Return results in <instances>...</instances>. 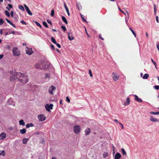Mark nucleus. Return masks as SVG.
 <instances>
[{"instance_id":"obj_56","label":"nucleus","mask_w":159,"mask_h":159,"mask_svg":"<svg viewBox=\"0 0 159 159\" xmlns=\"http://www.w3.org/2000/svg\"><path fill=\"white\" fill-rule=\"evenodd\" d=\"M11 15L12 17L13 16V12L12 11L11 12Z\"/></svg>"},{"instance_id":"obj_18","label":"nucleus","mask_w":159,"mask_h":159,"mask_svg":"<svg viewBox=\"0 0 159 159\" xmlns=\"http://www.w3.org/2000/svg\"><path fill=\"white\" fill-rule=\"evenodd\" d=\"M20 133L22 134H25L26 132V129L25 128H23L22 129H20Z\"/></svg>"},{"instance_id":"obj_26","label":"nucleus","mask_w":159,"mask_h":159,"mask_svg":"<svg viewBox=\"0 0 159 159\" xmlns=\"http://www.w3.org/2000/svg\"><path fill=\"white\" fill-rule=\"evenodd\" d=\"M19 8L22 11H24L25 9L24 7L21 5H19L18 6Z\"/></svg>"},{"instance_id":"obj_11","label":"nucleus","mask_w":159,"mask_h":159,"mask_svg":"<svg viewBox=\"0 0 159 159\" xmlns=\"http://www.w3.org/2000/svg\"><path fill=\"white\" fill-rule=\"evenodd\" d=\"M150 120L152 122H158L159 120L158 119L155 118L152 116H150Z\"/></svg>"},{"instance_id":"obj_35","label":"nucleus","mask_w":159,"mask_h":159,"mask_svg":"<svg viewBox=\"0 0 159 159\" xmlns=\"http://www.w3.org/2000/svg\"><path fill=\"white\" fill-rule=\"evenodd\" d=\"M43 25L46 28H48V25L47 23L45 21H43Z\"/></svg>"},{"instance_id":"obj_24","label":"nucleus","mask_w":159,"mask_h":159,"mask_svg":"<svg viewBox=\"0 0 159 159\" xmlns=\"http://www.w3.org/2000/svg\"><path fill=\"white\" fill-rule=\"evenodd\" d=\"M68 39L70 41H71L74 39V38L72 36H70L69 33H68Z\"/></svg>"},{"instance_id":"obj_40","label":"nucleus","mask_w":159,"mask_h":159,"mask_svg":"<svg viewBox=\"0 0 159 159\" xmlns=\"http://www.w3.org/2000/svg\"><path fill=\"white\" fill-rule=\"evenodd\" d=\"M54 10L52 9L51 10V16H54Z\"/></svg>"},{"instance_id":"obj_16","label":"nucleus","mask_w":159,"mask_h":159,"mask_svg":"<svg viewBox=\"0 0 159 159\" xmlns=\"http://www.w3.org/2000/svg\"><path fill=\"white\" fill-rule=\"evenodd\" d=\"M62 20L66 24H68V22L66 18L63 16H62Z\"/></svg>"},{"instance_id":"obj_53","label":"nucleus","mask_w":159,"mask_h":159,"mask_svg":"<svg viewBox=\"0 0 159 159\" xmlns=\"http://www.w3.org/2000/svg\"><path fill=\"white\" fill-rule=\"evenodd\" d=\"M56 44L57 46L59 48H61V45L57 43H56Z\"/></svg>"},{"instance_id":"obj_61","label":"nucleus","mask_w":159,"mask_h":159,"mask_svg":"<svg viewBox=\"0 0 159 159\" xmlns=\"http://www.w3.org/2000/svg\"><path fill=\"white\" fill-rule=\"evenodd\" d=\"M0 34H2V29H1L0 30Z\"/></svg>"},{"instance_id":"obj_64","label":"nucleus","mask_w":159,"mask_h":159,"mask_svg":"<svg viewBox=\"0 0 159 159\" xmlns=\"http://www.w3.org/2000/svg\"><path fill=\"white\" fill-rule=\"evenodd\" d=\"M11 33L12 34H14L15 33V32L14 31H12L11 32Z\"/></svg>"},{"instance_id":"obj_38","label":"nucleus","mask_w":159,"mask_h":159,"mask_svg":"<svg viewBox=\"0 0 159 159\" xmlns=\"http://www.w3.org/2000/svg\"><path fill=\"white\" fill-rule=\"evenodd\" d=\"M5 155V152L4 151H0V156H4Z\"/></svg>"},{"instance_id":"obj_42","label":"nucleus","mask_w":159,"mask_h":159,"mask_svg":"<svg viewBox=\"0 0 159 159\" xmlns=\"http://www.w3.org/2000/svg\"><path fill=\"white\" fill-rule=\"evenodd\" d=\"M154 13L155 14H156V6L155 4H154Z\"/></svg>"},{"instance_id":"obj_58","label":"nucleus","mask_w":159,"mask_h":159,"mask_svg":"<svg viewBox=\"0 0 159 159\" xmlns=\"http://www.w3.org/2000/svg\"><path fill=\"white\" fill-rule=\"evenodd\" d=\"M119 124H120V125H121V127H122V129H123V128H124V126H123V124H122L121 123H119Z\"/></svg>"},{"instance_id":"obj_45","label":"nucleus","mask_w":159,"mask_h":159,"mask_svg":"<svg viewBox=\"0 0 159 159\" xmlns=\"http://www.w3.org/2000/svg\"><path fill=\"white\" fill-rule=\"evenodd\" d=\"M118 9L120 11H121L122 13H123L125 15H126L125 13L123 11L121 10L119 7H118Z\"/></svg>"},{"instance_id":"obj_32","label":"nucleus","mask_w":159,"mask_h":159,"mask_svg":"<svg viewBox=\"0 0 159 159\" xmlns=\"http://www.w3.org/2000/svg\"><path fill=\"white\" fill-rule=\"evenodd\" d=\"M126 102H127V103H125V105H128L130 103V99L129 98H127L126 99Z\"/></svg>"},{"instance_id":"obj_55","label":"nucleus","mask_w":159,"mask_h":159,"mask_svg":"<svg viewBox=\"0 0 159 159\" xmlns=\"http://www.w3.org/2000/svg\"><path fill=\"white\" fill-rule=\"evenodd\" d=\"M125 20L126 23V25H127L128 24V20H127V17H125Z\"/></svg>"},{"instance_id":"obj_50","label":"nucleus","mask_w":159,"mask_h":159,"mask_svg":"<svg viewBox=\"0 0 159 159\" xmlns=\"http://www.w3.org/2000/svg\"><path fill=\"white\" fill-rule=\"evenodd\" d=\"M125 10V12H126V13H127V19H129V12H128L126 10Z\"/></svg>"},{"instance_id":"obj_62","label":"nucleus","mask_w":159,"mask_h":159,"mask_svg":"<svg viewBox=\"0 0 159 159\" xmlns=\"http://www.w3.org/2000/svg\"><path fill=\"white\" fill-rule=\"evenodd\" d=\"M99 38H100L102 40H104V39L101 37V35H100L99 36Z\"/></svg>"},{"instance_id":"obj_17","label":"nucleus","mask_w":159,"mask_h":159,"mask_svg":"<svg viewBox=\"0 0 159 159\" xmlns=\"http://www.w3.org/2000/svg\"><path fill=\"white\" fill-rule=\"evenodd\" d=\"M85 134L88 135L89 134L90 132V129L89 128H88L85 130Z\"/></svg>"},{"instance_id":"obj_8","label":"nucleus","mask_w":159,"mask_h":159,"mask_svg":"<svg viewBox=\"0 0 159 159\" xmlns=\"http://www.w3.org/2000/svg\"><path fill=\"white\" fill-rule=\"evenodd\" d=\"M25 52L26 53L29 55H30L33 53L32 49L31 48H29L27 47H26V48Z\"/></svg>"},{"instance_id":"obj_15","label":"nucleus","mask_w":159,"mask_h":159,"mask_svg":"<svg viewBox=\"0 0 159 159\" xmlns=\"http://www.w3.org/2000/svg\"><path fill=\"white\" fill-rule=\"evenodd\" d=\"M121 157L120 154L119 153H116L115 156V159H119Z\"/></svg>"},{"instance_id":"obj_23","label":"nucleus","mask_w":159,"mask_h":159,"mask_svg":"<svg viewBox=\"0 0 159 159\" xmlns=\"http://www.w3.org/2000/svg\"><path fill=\"white\" fill-rule=\"evenodd\" d=\"M8 7H6V8L8 10H10V8H11L12 7V5L10 4H8Z\"/></svg>"},{"instance_id":"obj_54","label":"nucleus","mask_w":159,"mask_h":159,"mask_svg":"<svg viewBox=\"0 0 159 159\" xmlns=\"http://www.w3.org/2000/svg\"><path fill=\"white\" fill-rule=\"evenodd\" d=\"M156 20L157 22V23H158L159 22L158 17V16H156Z\"/></svg>"},{"instance_id":"obj_28","label":"nucleus","mask_w":159,"mask_h":159,"mask_svg":"<svg viewBox=\"0 0 159 159\" xmlns=\"http://www.w3.org/2000/svg\"><path fill=\"white\" fill-rule=\"evenodd\" d=\"M34 22L38 26H39L40 28H41L42 26L37 21H34Z\"/></svg>"},{"instance_id":"obj_34","label":"nucleus","mask_w":159,"mask_h":159,"mask_svg":"<svg viewBox=\"0 0 159 159\" xmlns=\"http://www.w3.org/2000/svg\"><path fill=\"white\" fill-rule=\"evenodd\" d=\"M129 30L131 31L132 32V33L134 35L135 37H136V34L135 32L134 31L130 28H129Z\"/></svg>"},{"instance_id":"obj_3","label":"nucleus","mask_w":159,"mask_h":159,"mask_svg":"<svg viewBox=\"0 0 159 159\" xmlns=\"http://www.w3.org/2000/svg\"><path fill=\"white\" fill-rule=\"evenodd\" d=\"M13 55L15 56H19L20 55V50L16 47H14L12 49Z\"/></svg>"},{"instance_id":"obj_30","label":"nucleus","mask_w":159,"mask_h":159,"mask_svg":"<svg viewBox=\"0 0 159 159\" xmlns=\"http://www.w3.org/2000/svg\"><path fill=\"white\" fill-rule=\"evenodd\" d=\"M51 39L52 41L54 44L57 43L56 41L55 40V39H54V38L53 37H52L51 38Z\"/></svg>"},{"instance_id":"obj_59","label":"nucleus","mask_w":159,"mask_h":159,"mask_svg":"<svg viewBox=\"0 0 159 159\" xmlns=\"http://www.w3.org/2000/svg\"><path fill=\"white\" fill-rule=\"evenodd\" d=\"M51 47L53 49H54V47L53 45L51 44Z\"/></svg>"},{"instance_id":"obj_12","label":"nucleus","mask_w":159,"mask_h":159,"mask_svg":"<svg viewBox=\"0 0 159 159\" xmlns=\"http://www.w3.org/2000/svg\"><path fill=\"white\" fill-rule=\"evenodd\" d=\"M134 96L135 97V101L140 102H143L142 99L140 98H139L137 95H134Z\"/></svg>"},{"instance_id":"obj_52","label":"nucleus","mask_w":159,"mask_h":159,"mask_svg":"<svg viewBox=\"0 0 159 159\" xmlns=\"http://www.w3.org/2000/svg\"><path fill=\"white\" fill-rule=\"evenodd\" d=\"M47 21L48 23L50 24L51 25H52V23L51 21L49 20H47Z\"/></svg>"},{"instance_id":"obj_49","label":"nucleus","mask_w":159,"mask_h":159,"mask_svg":"<svg viewBox=\"0 0 159 159\" xmlns=\"http://www.w3.org/2000/svg\"><path fill=\"white\" fill-rule=\"evenodd\" d=\"M89 75H90V77H93V75L92 74V73H91V70H89Z\"/></svg>"},{"instance_id":"obj_27","label":"nucleus","mask_w":159,"mask_h":159,"mask_svg":"<svg viewBox=\"0 0 159 159\" xmlns=\"http://www.w3.org/2000/svg\"><path fill=\"white\" fill-rule=\"evenodd\" d=\"M121 152L122 153L123 155H126V152L124 148L121 149Z\"/></svg>"},{"instance_id":"obj_51","label":"nucleus","mask_w":159,"mask_h":159,"mask_svg":"<svg viewBox=\"0 0 159 159\" xmlns=\"http://www.w3.org/2000/svg\"><path fill=\"white\" fill-rule=\"evenodd\" d=\"M157 46L158 50L159 51V43H157Z\"/></svg>"},{"instance_id":"obj_41","label":"nucleus","mask_w":159,"mask_h":159,"mask_svg":"<svg viewBox=\"0 0 159 159\" xmlns=\"http://www.w3.org/2000/svg\"><path fill=\"white\" fill-rule=\"evenodd\" d=\"M61 28L64 31H66V28L65 26H61Z\"/></svg>"},{"instance_id":"obj_48","label":"nucleus","mask_w":159,"mask_h":159,"mask_svg":"<svg viewBox=\"0 0 159 159\" xmlns=\"http://www.w3.org/2000/svg\"><path fill=\"white\" fill-rule=\"evenodd\" d=\"M20 23H22V24H24L25 25H26V22H25V21H23V20H21L20 21Z\"/></svg>"},{"instance_id":"obj_44","label":"nucleus","mask_w":159,"mask_h":159,"mask_svg":"<svg viewBox=\"0 0 159 159\" xmlns=\"http://www.w3.org/2000/svg\"><path fill=\"white\" fill-rule=\"evenodd\" d=\"M3 23V21L2 19H0V25H2Z\"/></svg>"},{"instance_id":"obj_5","label":"nucleus","mask_w":159,"mask_h":159,"mask_svg":"<svg viewBox=\"0 0 159 159\" xmlns=\"http://www.w3.org/2000/svg\"><path fill=\"white\" fill-rule=\"evenodd\" d=\"M74 132L76 134H78L80 131V127L79 125L75 126L74 127Z\"/></svg>"},{"instance_id":"obj_25","label":"nucleus","mask_w":159,"mask_h":159,"mask_svg":"<svg viewBox=\"0 0 159 159\" xmlns=\"http://www.w3.org/2000/svg\"><path fill=\"white\" fill-rule=\"evenodd\" d=\"M5 20H6L7 21L8 23H9V24H10L11 25H12L13 27H14L15 28V26L9 20H8V19H5Z\"/></svg>"},{"instance_id":"obj_7","label":"nucleus","mask_w":159,"mask_h":159,"mask_svg":"<svg viewBox=\"0 0 159 159\" xmlns=\"http://www.w3.org/2000/svg\"><path fill=\"white\" fill-rule=\"evenodd\" d=\"M53 106V105L52 104H50V105L47 104L45 105V108L48 111H49L51 110L52 109Z\"/></svg>"},{"instance_id":"obj_1","label":"nucleus","mask_w":159,"mask_h":159,"mask_svg":"<svg viewBox=\"0 0 159 159\" xmlns=\"http://www.w3.org/2000/svg\"><path fill=\"white\" fill-rule=\"evenodd\" d=\"M11 81L17 80L20 81L23 84L27 83L28 82V79L27 76L23 73L16 72H13L10 77Z\"/></svg>"},{"instance_id":"obj_4","label":"nucleus","mask_w":159,"mask_h":159,"mask_svg":"<svg viewBox=\"0 0 159 159\" xmlns=\"http://www.w3.org/2000/svg\"><path fill=\"white\" fill-rule=\"evenodd\" d=\"M38 118L39 121H43L46 120V117L44 114H40L38 116Z\"/></svg>"},{"instance_id":"obj_13","label":"nucleus","mask_w":159,"mask_h":159,"mask_svg":"<svg viewBox=\"0 0 159 159\" xmlns=\"http://www.w3.org/2000/svg\"><path fill=\"white\" fill-rule=\"evenodd\" d=\"M6 137V135L5 133L2 132L0 134V139L1 140L5 138Z\"/></svg>"},{"instance_id":"obj_33","label":"nucleus","mask_w":159,"mask_h":159,"mask_svg":"<svg viewBox=\"0 0 159 159\" xmlns=\"http://www.w3.org/2000/svg\"><path fill=\"white\" fill-rule=\"evenodd\" d=\"M151 60L152 61V62L153 63V64H154V65L155 66V67L156 69H157V63L155 61H154L152 58L151 59Z\"/></svg>"},{"instance_id":"obj_47","label":"nucleus","mask_w":159,"mask_h":159,"mask_svg":"<svg viewBox=\"0 0 159 159\" xmlns=\"http://www.w3.org/2000/svg\"><path fill=\"white\" fill-rule=\"evenodd\" d=\"M6 47V48L8 49H10L11 48V47L9 45H7Z\"/></svg>"},{"instance_id":"obj_46","label":"nucleus","mask_w":159,"mask_h":159,"mask_svg":"<svg viewBox=\"0 0 159 159\" xmlns=\"http://www.w3.org/2000/svg\"><path fill=\"white\" fill-rule=\"evenodd\" d=\"M66 100L67 102H70V99L68 97H66Z\"/></svg>"},{"instance_id":"obj_57","label":"nucleus","mask_w":159,"mask_h":159,"mask_svg":"<svg viewBox=\"0 0 159 159\" xmlns=\"http://www.w3.org/2000/svg\"><path fill=\"white\" fill-rule=\"evenodd\" d=\"M3 56H4L3 54L0 55V60L3 57Z\"/></svg>"},{"instance_id":"obj_29","label":"nucleus","mask_w":159,"mask_h":159,"mask_svg":"<svg viewBox=\"0 0 159 159\" xmlns=\"http://www.w3.org/2000/svg\"><path fill=\"white\" fill-rule=\"evenodd\" d=\"M108 156V153L107 152H105L103 154L104 158H106Z\"/></svg>"},{"instance_id":"obj_37","label":"nucleus","mask_w":159,"mask_h":159,"mask_svg":"<svg viewBox=\"0 0 159 159\" xmlns=\"http://www.w3.org/2000/svg\"><path fill=\"white\" fill-rule=\"evenodd\" d=\"M45 79L49 78L50 76V75L49 74H45Z\"/></svg>"},{"instance_id":"obj_14","label":"nucleus","mask_w":159,"mask_h":159,"mask_svg":"<svg viewBox=\"0 0 159 159\" xmlns=\"http://www.w3.org/2000/svg\"><path fill=\"white\" fill-rule=\"evenodd\" d=\"M64 5L65 8V9L68 15V16H70V14L69 12V9L67 7L66 3L65 2L64 3Z\"/></svg>"},{"instance_id":"obj_36","label":"nucleus","mask_w":159,"mask_h":159,"mask_svg":"<svg viewBox=\"0 0 159 159\" xmlns=\"http://www.w3.org/2000/svg\"><path fill=\"white\" fill-rule=\"evenodd\" d=\"M5 13L6 16H7L8 17H9L10 16V15L9 13L7 10L5 11Z\"/></svg>"},{"instance_id":"obj_6","label":"nucleus","mask_w":159,"mask_h":159,"mask_svg":"<svg viewBox=\"0 0 159 159\" xmlns=\"http://www.w3.org/2000/svg\"><path fill=\"white\" fill-rule=\"evenodd\" d=\"M112 75V78L114 81H116L119 79V75L117 73L113 72Z\"/></svg>"},{"instance_id":"obj_21","label":"nucleus","mask_w":159,"mask_h":159,"mask_svg":"<svg viewBox=\"0 0 159 159\" xmlns=\"http://www.w3.org/2000/svg\"><path fill=\"white\" fill-rule=\"evenodd\" d=\"M28 140L29 139H28L24 138L22 140L23 143L24 144H25L27 143Z\"/></svg>"},{"instance_id":"obj_20","label":"nucleus","mask_w":159,"mask_h":159,"mask_svg":"<svg viewBox=\"0 0 159 159\" xmlns=\"http://www.w3.org/2000/svg\"><path fill=\"white\" fill-rule=\"evenodd\" d=\"M34 126V125L33 124H32V123L28 124H26V128H29L30 127H33Z\"/></svg>"},{"instance_id":"obj_2","label":"nucleus","mask_w":159,"mask_h":159,"mask_svg":"<svg viewBox=\"0 0 159 159\" xmlns=\"http://www.w3.org/2000/svg\"><path fill=\"white\" fill-rule=\"evenodd\" d=\"M35 66L37 68L40 69H45L47 67L46 62L43 61H41L36 64Z\"/></svg>"},{"instance_id":"obj_31","label":"nucleus","mask_w":159,"mask_h":159,"mask_svg":"<svg viewBox=\"0 0 159 159\" xmlns=\"http://www.w3.org/2000/svg\"><path fill=\"white\" fill-rule=\"evenodd\" d=\"M150 114L152 115H158L159 114V112H154L153 111H151Z\"/></svg>"},{"instance_id":"obj_43","label":"nucleus","mask_w":159,"mask_h":159,"mask_svg":"<svg viewBox=\"0 0 159 159\" xmlns=\"http://www.w3.org/2000/svg\"><path fill=\"white\" fill-rule=\"evenodd\" d=\"M154 87L156 90L159 89V85H155L154 86Z\"/></svg>"},{"instance_id":"obj_10","label":"nucleus","mask_w":159,"mask_h":159,"mask_svg":"<svg viewBox=\"0 0 159 159\" xmlns=\"http://www.w3.org/2000/svg\"><path fill=\"white\" fill-rule=\"evenodd\" d=\"M56 89V87L53 85L50 86L48 90V92L49 93L51 94H53V91Z\"/></svg>"},{"instance_id":"obj_19","label":"nucleus","mask_w":159,"mask_h":159,"mask_svg":"<svg viewBox=\"0 0 159 159\" xmlns=\"http://www.w3.org/2000/svg\"><path fill=\"white\" fill-rule=\"evenodd\" d=\"M19 124L20 125H25V123L23 120H21L19 121Z\"/></svg>"},{"instance_id":"obj_22","label":"nucleus","mask_w":159,"mask_h":159,"mask_svg":"<svg viewBox=\"0 0 159 159\" xmlns=\"http://www.w3.org/2000/svg\"><path fill=\"white\" fill-rule=\"evenodd\" d=\"M149 75L147 73L145 74L143 77V79H146L149 77Z\"/></svg>"},{"instance_id":"obj_63","label":"nucleus","mask_w":159,"mask_h":159,"mask_svg":"<svg viewBox=\"0 0 159 159\" xmlns=\"http://www.w3.org/2000/svg\"><path fill=\"white\" fill-rule=\"evenodd\" d=\"M62 100L61 99L60 101V104H62Z\"/></svg>"},{"instance_id":"obj_9","label":"nucleus","mask_w":159,"mask_h":159,"mask_svg":"<svg viewBox=\"0 0 159 159\" xmlns=\"http://www.w3.org/2000/svg\"><path fill=\"white\" fill-rule=\"evenodd\" d=\"M24 5L28 14L30 16H32L33 15L32 13L30 11L28 7L26 4H24Z\"/></svg>"},{"instance_id":"obj_39","label":"nucleus","mask_w":159,"mask_h":159,"mask_svg":"<svg viewBox=\"0 0 159 159\" xmlns=\"http://www.w3.org/2000/svg\"><path fill=\"white\" fill-rule=\"evenodd\" d=\"M80 16L83 20L84 22H87L86 20H85V19L84 18V16L81 14H80Z\"/></svg>"},{"instance_id":"obj_60","label":"nucleus","mask_w":159,"mask_h":159,"mask_svg":"<svg viewBox=\"0 0 159 159\" xmlns=\"http://www.w3.org/2000/svg\"><path fill=\"white\" fill-rule=\"evenodd\" d=\"M77 6L78 9L79 10H80V6L78 4V3H77Z\"/></svg>"}]
</instances>
